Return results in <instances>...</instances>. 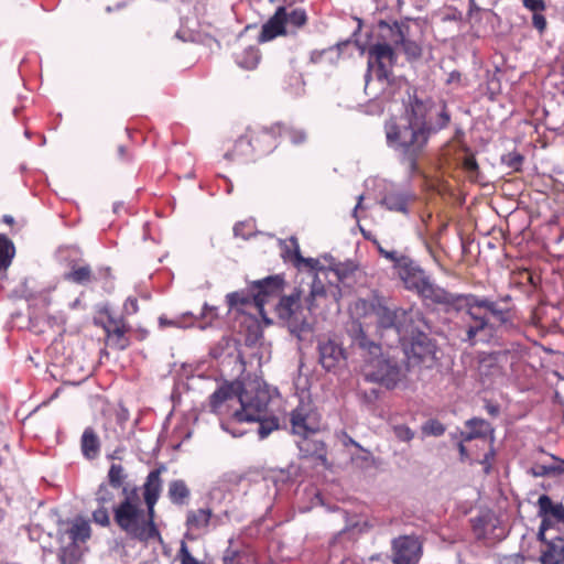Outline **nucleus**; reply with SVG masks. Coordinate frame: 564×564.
<instances>
[{
	"mask_svg": "<svg viewBox=\"0 0 564 564\" xmlns=\"http://www.w3.org/2000/svg\"><path fill=\"white\" fill-rule=\"evenodd\" d=\"M393 432L401 442H410L414 437V432L406 425H394Z\"/></svg>",
	"mask_w": 564,
	"mask_h": 564,
	"instance_id": "c9c22d12",
	"label": "nucleus"
},
{
	"mask_svg": "<svg viewBox=\"0 0 564 564\" xmlns=\"http://www.w3.org/2000/svg\"><path fill=\"white\" fill-rule=\"evenodd\" d=\"M268 404L269 393L260 383H225L210 395L209 401L212 412L228 417L230 423L261 420Z\"/></svg>",
	"mask_w": 564,
	"mask_h": 564,
	"instance_id": "7ed1b4c3",
	"label": "nucleus"
},
{
	"mask_svg": "<svg viewBox=\"0 0 564 564\" xmlns=\"http://www.w3.org/2000/svg\"><path fill=\"white\" fill-rule=\"evenodd\" d=\"M486 409L490 415L496 416L499 413V408L497 405L488 404Z\"/></svg>",
	"mask_w": 564,
	"mask_h": 564,
	"instance_id": "5fc2aeb1",
	"label": "nucleus"
},
{
	"mask_svg": "<svg viewBox=\"0 0 564 564\" xmlns=\"http://www.w3.org/2000/svg\"><path fill=\"white\" fill-rule=\"evenodd\" d=\"M365 398L368 402L372 401L373 399H377L378 398V391L376 389H371L370 390V394H368L367 392H365Z\"/></svg>",
	"mask_w": 564,
	"mask_h": 564,
	"instance_id": "864d4df0",
	"label": "nucleus"
},
{
	"mask_svg": "<svg viewBox=\"0 0 564 564\" xmlns=\"http://www.w3.org/2000/svg\"><path fill=\"white\" fill-rule=\"evenodd\" d=\"M447 85H453L455 87L463 86V75L458 70H453L448 74L446 79Z\"/></svg>",
	"mask_w": 564,
	"mask_h": 564,
	"instance_id": "c03bdc74",
	"label": "nucleus"
},
{
	"mask_svg": "<svg viewBox=\"0 0 564 564\" xmlns=\"http://www.w3.org/2000/svg\"><path fill=\"white\" fill-rule=\"evenodd\" d=\"M116 336H118V338H122L123 337V333L121 330H117L115 333Z\"/></svg>",
	"mask_w": 564,
	"mask_h": 564,
	"instance_id": "4d7b16f0",
	"label": "nucleus"
},
{
	"mask_svg": "<svg viewBox=\"0 0 564 564\" xmlns=\"http://www.w3.org/2000/svg\"><path fill=\"white\" fill-rule=\"evenodd\" d=\"M251 295L245 292L229 293L227 304L230 311L252 314V311L259 313L265 324H272L267 303L273 301L279 293L283 292V280L279 275L268 276L256 281L250 288Z\"/></svg>",
	"mask_w": 564,
	"mask_h": 564,
	"instance_id": "39448f33",
	"label": "nucleus"
},
{
	"mask_svg": "<svg viewBox=\"0 0 564 564\" xmlns=\"http://www.w3.org/2000/svg\"><path fill=\"white\" fill-rule=\"evenodd\" d=\"M540 517L542 518V521L540 524L538 538L540 541L545 542L546 541L545 532L552 527V521H551V517H549V516H540Z\"/></svg>",
	"mask_w": 564,
	"mask_h": 564,
	"instance_id": "79ce46f5",
	"label": "nucleus"
},
{
	"mask_svg": "<svg viewBox=\"0 0 564 564\" xmlns=\"http://www.w3.org/2000/svg\"><path fill=\"white\" fill-rule=\"evenodd\" d=\"M236 59L240 67L246 69H253L259 64L260 54L256 47L250 46L243 50L241 53L237 54Z\"/></svg>",
	"mask_w": 564,
	"mask_h": 564,
	"instance_id": "bb28decb",
	"label": "nucleus"
},
{
	"mask_svg": "<svg viewBox=\"0 0 564 564\" xmlns=\"http://www.w3.org/2000/svg\"><path fill=\"white\" fill-rule=\"evenodd\" d=\"M359 348L362 358L360 373L365 381L379 383L388 389H393L401 381L402 368L397 361L383 357L380 345L362 336L359 338Z\"/></svg>",
	"mask_w": 564,
	"mask_h": 564,
	"instance_id": "0eeeda50",
	"label": "nucleus"
},
{
	"mask_svg": "<svg viewBox=\"0 0 564 564\" xmlns=\"http://www.w3.org/2000/svg\"><path fill=\"white\" fill-rule=\"evenodd\" d=\"M502 163L516 172L521 171L524 158L518 152H509L501 159Z\"/></svg>",
	"mask_w": 564,
	"mask_h": 564,
	"instance_id": "7c9ffc66",
	"label": "nucleus"
},
{
	"mask_svg": "<svg viewBox=\"0 0 564 564\" xmlns=\"http://www.w3.org/2000/svg\"><path fill=\"white\" fill-rule=\"evenodd\" d=\"M124 312L127 314H134L138 311V302L135 299L129 297L124 303Z\"/></svg>",
	"mask_w": 564,
	"mask_h": 564,
	"instance_id": "09e8293b",
	"label": "nucleus"
},
{
	"mask_svg": "<svg viewBox=\"0 0 564 564\" xmlns=\"http://www.w3.org/2000/svg\"><path fill=\"white\" fill-rule=\"evenodd\" d=\"M109 481L113 487H120L124 479L123 469L120 465H112L110 467L109 474Z\"/></svg>",
	"mask_w": 564,
	"mask_h": 564,
	"instance_id": "473e14b6",
	"label": "nucleus"
},
{
	"mask_svg": "<svg viewBox=\"0 0 564 564\" xmlns=\"http://www.w3.org/2000/svg\"><path fill=\"white\" fill-rule=\"evenodd\" d=\"M14 246L7 238L0 236V272L7 270L14 257Z\"/></svg>",
	"mask_w": 564,
	"mask_h": 564,
	"instance_id": "cd10ccee",
	"label": "nucleus"
},
{
	"mask_svg": "<svg viewBox=\"0 0 564 564\" xmlns=\"http://www.w3.org/2000/svg\"><path fill=\"white\" fill-rule=\"evenodd\" d=\"M221 429L228 433H230L232 436H241L245 434V431H231L228 426V423L221 422L220 424Z\"/></svg>",
	"mask_w": 564,
	"mask_h": 564,
	"instance_id": "8fccbe9b",
	"label": "nucleus"
},
{
	"mask_svg": "<svg viewBox=\"0 0 564 564\" xmlns=\"http://www.w3.org/2000/svg\"><path fill=\"white\" fill-rule=\"evenodd\" d=\"M94 521L102 527H107L109 524V514L107 509L99 508L93 513Z\"/></svg>",
	"mask_w": 564,
	"mask_h": 564,
	"instance_id": "a19ab883",
	"label": "nucleus"
},
{
	"mask_svg": "<svg viewBox=\"0 0 564 564\" xmlns=\"http://www.w3.org/2000/svg\"><path fill=\"white\" fill-rule=\"evenodd\" d=\"M465 426L468 431L462 433L463 442H470L476 438H486L488 435L491 436L494 433L491 424L480 417H473L466 421Z\"/></svg>",
	"mask_w": 564,
	"mask_h": 564,
	"instance_id": "4be33fe9",
	"label": "nucleus"
},
{
	"mask_svg": "<svg viewBox=\"0 0 564 564\" xmlns=\"http://www.w3.org/2000/svg\"><path fill=\"white\" fill-rule=\"evenodd\" d=\"M188 317H193V314L189 312L184 313L181 316L173 318V319H167L166 317L161 316L159 318V324L161 327H165V326H174V327H181V328L188 327V326L193 325V323H191V324L185 323L186 318H188Z\"/></svg>",
	"mask_w": 564,
	"mask_h": 564,
	"instance_id": "2f4dec72",
	"label": "nucleus"
},
{
	"mask_svg": "<svg viewBox=\"0 0 564 564\" xmlns=\"http://www.w3.org/2000/svg\"><path fill=\"white\" fill-rule=\"evenodd\" d=\"M301 296L302 291L299 290L286 296H282L281 292L273 301L267 303V308L272 321L276 317L300 341H305L311 340L313 334L310 319L313 307L310 304L306 308L302 307Z\"/></svg>",
	"mask_w": 564,
	"mask_h": 564,
	"instance_id": "423d86ee",
	"label": "nucleus"
},
{
	"mask_svg": "<svg viewBox=\"0 0 564 564\" xmlns=\"http://www.w3.org/2000/svg\"><path fill=\"white\" fill-rule=\"evenodd\" d=\"M291 430L293 434L307 437L319 430V419L310 401L301 403L291 412Z\"/></svg>",
	"mask_w": 564,
	"mask_h": 564,
	"instance_id": "4468645a",
	"label": "nucleus"
},
{
	"mask_svg": "<svg viewBox=\"0 0 564 564\" xmlns=\"http://www.w3.org/2000/svg\"><path fill=\"white\" fill-rule=\"evenodd\" d=\"M360 230L367 239L372 240L379 254L393 263L400 279L404 282L405 288L419 293L422 285L429 280L424 270L416 265L409 257L400 254L395 250H388L383 248L377 239H372L362 228H360Z\"/></svg>",
	"mask_w": 564,
	"mask_h": 564,
	"instance_id": "9d476101",
	"label": "nucleus"
},
{
	"mask_svg": "<svg viewBox=\"0 0 564 564\" xmlns=\"http://www.w3.org/2000/svg\"><path fill=\"white\" fill-rule=\"evenodd\" d=\"M522 4L532 13L544 12L546 9V3L544 0H522Z\"/></svg>",
	"mask_w": 564,
	"mask_h": 564,
	"instance_id": "58836bf2",
	"label": "nucleus"
},
{
	"mask_svg": "<svg viewBox=\"0 0 564 564\" xmlns=\"http://www.w3.org/2000/svg\"><path fill=\"white\" fill-rule=\"evenodd\" d=\"M99 440L91 429H86L82 436V451L86 458L94 459L99 454Z\"/></svg>",
	"mask_w": 564,
	"mask_h": 564,
	"instance_id": "a878e982",
	"label": "nucleus"
},
{
	"mask_svg": "<svg viewBox=\"0 0 564 564\" xmlns=\"http://www.w3.org/2000/svg\"><path fill=\"white\" fill-rule=\"evenodd\" d=\"M404 351L410 359L413 358L419 362H422L427 358L434 357L435 345L426 334L420 332L412 337L408 345H405Z\"/></svg>",
	"mask_w": 564,
	"mask_h": 564,
	"instance_id": "f3484780",
	"label": "nucleus"
},
{
	"mask_svg": "<svg viewBox=\"0 0 564 564\" xmlns=\"http://www.w3.org/2000/svg\"><path fill=\"white\" fill-rule=\"evenodd\" d=\"M306 21V14L303 10L296 9L288 13L284 8H279L275 14L262 26L259 35V42H268L274 37L285 34L289 26L300 28Z\"/></svg>",
	"mask_w": 564,
	"mask_h": 564,
	"instance_id": "9b49d317",
	"label": "nucleus"
},
{
	"mask_svg": "<svg viewBox=\"0 0 564 564\" xmlns=\"http://www.w3.org/2000/svg\"><path fill=\"white\" fill-rule=\"evenodd\" d=\"M90 269L83 265L73 268V270L65 275V279L77 284H86L90 281Z\"/></svg>",
	"mask_w": 564,
	"mask_h": 564,
	"instance_id": "c85d7f7f",
	"label": "nucleus"
},
{
	"mask_svg": "<svg viewBox=\"0 0 564 564\" xmlns=\"http://www.w3.org/2000/svg\"><path fill=\"white\" fill-rule=\"evenodd\" d=\"M394 28L397 30L393 40L394 44L402 47V51L409 61L420 58L422 55V45L419 41L412 39L410 20L394 22Z\"/></svg>",
	"mask_w": 564,
	"mask_h": 564,
	"instance_id": "dca6fc26",
	"label": "nucleus"
},
{
	"mask_svg": "<svg viewBox=\"0 0 564 564\" xmlns=\"http://www.w3.org/2000/svg\"><path fill=\"white\" fill-rule=\"evenodd\" d=\"M218 316L217 307L205 304L202 311V318L214 319Z\"/></svg>",
	"mask_w": 564,
	"mask_h": 564,
	"instance_id": "49530a36",
	"label": "nucleus"
},
{
	"mask_svg": "<svg viewBox=\"0 0 564 564\" xmlns=\"http://www.w3.org/2000/svg\"><path fill=\"white\" fill-rule=\"evenodd\" d=\"M104 489L100 488L99 492H98V500L105 502L108 500V498L102 494Z\"/></svg>",
	"mask_w": 564,
	"mask_h": 564,
	"instance_id": "6e6d98bb",
	"label": "nucleus"
},
{
	"mask_svg": "<svg viewBox=\"0 0 564 564\" xmlns=\"http://www.w3.org/2000/svg\"><path fill=\"white\" fill-rule=\"evenodd\" d=\"M355 21L358 23V28H360V26H361L362 21H361L360 19L356 18V17H355Z\"/></svg>",
	"mask_w": 564,
	"mask_h": 564,
	"instance_id": "13d9d810",
	"label": "nucleus"
},
{
	"mask_svg": "<svg viewBox=\"0 0 564 564\" xmlns=\"http://www.w3.org/2000/svg\"><path fill=\"white\" fill-rule=\"evenodd\" d=\"M349 46H350V42L348 40L340 42L335 47H332V48L325 51L324 56L326 59H333V57L335 55L339 56V54H343L344 52H346L349 48Z\"/></svg>",
	"mask_w": 564,
	"mask_h": 564,
	"instance_id": "4c0bfd02",
	"label": "nucleus"
},
{
	"mask_svg": "<svg viewBox=\"0 0 564 564\" xmlns=\"http://www.w3.org/2000/svg\"><path fill=\"white\" fill-rule=\"evenodd\" d=\"M425 431H427L429 433H431L433 435L440 436V435L444 434L445 427L438 421H430L427 423V425L425 426Z\"/></svg>",
	"mask_w": 564,
	"mask_h": 564,
	"instance_id": "37998d69",
	"label": "nucleus"
},
{
	"mask_svg": "<svg viewBox=\"0 0 564 564\" xmlns=\"http://www.w3.org/2000/svg\"><path fill=\"white\" fill-rule=\"evenodd\" d=\"M212 519L209 509L191 510L186 518V538L194 540L198 534L205 533Z\"/></svg>",
	"mask_w": 564,
	"mask_h": 564,
	"instance_id": "aec40b11",
	"label": "nucleus"
},
{
	"mask_svg": "<svg viewBox=\"0 0 564 564\" xmlns=\"http://www.w3.org/2000/svg\"><path fill=\"white\" fill-rule=\"evenodd\" d=\"M538 507L539 516H549L564 523V506L562 503H553L547 495H542L538 499Z\"/></svg>",
	"mask_w": 564,
	"mask_h": 564,
	"instance_id": "393cba45",
	"label": "nucleus"
},
{
	"mask_svg": "<svg viewBox=\"0 0 564 564\" xmlns=\"http://www.w3.org/2000/svg\"><path fill=\"white\" fill-rule=\"evenodd\" d=\"M169 495L174 502H181L187 497L188 490L183 481L175 480L170 485Z\"/></svg>",
	"mask_w": 564,
	"mask_h": 564,
	"instance_id": "c756f323",
	"label": "nucleus"
},
{
	"mask_svg": "<svg viewBox=\"0 0 564 564\" xmlns=\"http://www.w3.org/2000/svg\"><path fill=\"white\" fill-rule=\"evenodd\" d=\"M268 406L265 408V410ZM267 411L264 412V416L261 420H258L257 422L260 423L258 427V433L261 438L267 437L274 429L278 427V424L274 421H265L267 417Z\"/></svg>",
	"mask_w": 564,
	"mask_h": 564,
	"instance_id": "72a5a7b5",
	"label": "nucleus"
},
{
	"mask_svg": "<svg viewBox=\"0 0 564 564\" xmlns=\"http://www.w3.org/2000/svg\"><path fill=\"white\" fill-rule=\"evenodd\" d=\"M422 556V543L413 535H402L392 541L393 564H417Z\"/></svg>",
	"mask_w": 564,
	"mask_h": 564,
	"instance_id": "2eb2a0df",
	"label": "nucleus"
},
{
	"mask_svg": "<svg viewBox=\"0 0 564 564\" xmlns=\"http://www.w3.org/2000/svg\"><path fill=\"white\" fill-rule=\"evenodd\" d=\"M78 303H79L78 300L74 301V303L72 304V307H75Z\"/></svg>",
	"mask_w": 564,
	"mask_h": 564,
	"instance_id": "052dcab7",
	"label": "nucleus"
},
{
	"mask_svg": "<svg viewBox=\"0 0 564 564\" xmlns=\"http://www.w3.org/2000/svg\"><path fill=\"white\" fill-rule=\"evenodd\" d=\"M126 345H127V344H126V340H124V339H122V341L120 343V348H124V347H126Z\"/></svg>",
	"mask_w": 564,
	"mask_h": 564,
	"instance_id": "bf43d9fd",
	"label": "nucleus"
},
{
	"mask_svg": "<svg viewBox=\"0 0 564 564\" xmlns=\"http://www.w3.org/2000/svg\"><path fill=\"white\" fill-rule=\"evenodd\" d=\"M117 524L131 538L149 541L159 538L153 524V513L145 512L138 497H128L115 509Z\"/></svg>",
	"mask_w": 564,
	"mask_h": 564,
	"instance_id": "6e6552de",
	"label": "nucleus"
},
{
	"mask_svg": "<svg viewBox=\"0 0 564 564\" xmlns=\"http://www.w3.org/2000/svg\"><path fill=\"white\" fill-rule=\"evenodd\" d=\"M463 169L469 174V176L477 175L479 166L474 154H467L463 160Z\"/></svg>",
	"mask_w": 564,
	"mask_h": 564,
	"instance_id": "f704fd0d",
	"label": "nucleus"
},
{
	"mask_svg": "<svg viewBox=\"0 0 564 564\" xmlns=\"http://www.w3.org/2000/svg\"><path fill=\"white\" fill-rule=\"evenodd\" d=\"M397 62L393 48L387 43H377L368 50L369 69L378 79L388 80Z\"/></svg>",
	"mask_w": 564,
	"mask_h": 564,
	"instance_id": "ddd939ff",
	"label": "nucleus"
},
{
	"mask_svg": "<svg viewBox=\"0 0 564 564\" xmlns=\"http://www.w3.org/2000/svg\"><path fill=\"white\" fill-rule=\"evenodd\" d=\"M516 359V354L510 350H499L494 352H481L478 357V375L484 384L492 383L497 378L505 376V365Z\"/></svg>",
	"mask_w": 564,
	"mask_h": 564,
	"instance_id": "f8f14e48",
	"label": "nucleus"
},
{
	"mask_svg": "<svg viewBox=\"0 0 564 564\" xmlns=\"http://www.w3.org/2000/svg\"><path fill=\"white\" fill-rule=\"evenodd\" d=\"M161 490L160 473L158 470L151 471L144 485V500L150 510L154 513V505L158 501Z\"/></svg>",
	"mask_w": 564,
	"mask_h": 564,
	"instance_id": "b1692460",
	"label": "nucleus"
},
{
	"mask_svg": "<svg viewBox=\"0 0 564 564\" xmlns=\"http://www.w3.org/2000/svg\"><path fill=\"white\" fill-rule=\"evenodd\" d=\"M545 549L541 554L542 564H563L564 563V538H555L545 541Z\"/></svg>",
	"mask_w": 564,
	"mask_h": 564,
	"instance_id": "5701e85b",
	"label": "nucleus"
},
{
	"mask_svg": "<svg viewBox=\"0 0 564 564\" xmlns=\"http://www.w3.org/2000/svg\"><path fill=\"white\" fill-rule=\"evenodd\" d=\"M318 351L319 362L327 370L335 369L345 359L341 347L330 339L319 341Z\"/></svg>",
	"mask_w": 564,
	"mask_h": 564,
	"instance_id": "6ab92c4d",
	"label": "nucleus"
},
{
	"mask_svg": "<svg viewBox=\"0 0 564 564\" xmlns=\"http://www.w3.org/2000/svg\"><path fill=\"white\" fill-rule=\"evenodd\" d=\"M290 246L294 249V263L303 271H306L311 279L310 293L305 299L306 303L313 308L317 306L318 301L326 294L325 282L329 284L337 283L346 285L352 270L349 264H335L334 267H326L321 263L318 259L304 258L300 253V247L295 238L290 239Z\"/></svg>",
	"mask_w": 564,
	"mask_h": 564,
	"instance_id": "20e7f679",
	"label": "nucleus"
},
{
	"mask_svg": "<svg viewBox=\"0 0 564 564\" xmlns=\"http://www.w3.org/2000/svg\"><path fill=\"white\" fill-rule=\"evenodd\" d=\"M494 457V451H490L488 454L485 455V459L481 462V464L485 465V471L486 474H488L490 471V463H489V459H491Z\"/></svg>",
	"mask_w": 564,
	"mask_h": 564,
	"instance_id": "3c124183",
	"label": "nucleus"
},
{
	"mask_svg": "<svg viewBox=\"0 0 564 564\" xmlns=\"http://www.w3.org/2000/svg\"><path fill=\"white\" fill-rule=\"evenodd\" d=\"M423 300L441 305L445 312L465 310L463 323L457 325V338L471 347L498 343L503 334L516 328L514 313L500 307L498 302L476 294L451 293L429 279L417 293Z\"/></svg>",
	"mask_w": 564,
	"mask_h": 564,
	"instance_id": "f257e3e1",
	"label": "nucleus"
},
{
	"mask_svg": "<svg viewBox=\"0 0 564 564\" xmlns=\"http://www.w3.org/2000/svg\"><path fill=\"white\" fill-rule=\"evenodd\" d=\"M532 25L541 35L545 32L547 28V21L543 12L533 13Z\"/></svg>",
	"mask_w": 564,
	"mask_h": 564,
	"instance_id": "ea45409f",
	"label": "nucleus"
},
{
	"mask_svg": "<svg viewBox=\"0 0 564 564\" xmlns=\"http://www.w3.org/2000/svg\"><path fill=\"white\" fill-rule=\"evenodd\" d=\"M178 557L181 564H202L198 560H196L191 553L185 542L181 543Z\"/></svg>",
	"mask_w": 564,
	"mask_h": 564,
	"instance_id": "e433bc0d",
	"label": "nucleus"
},
{
	"mask_svg": "<svg viewBox=\"0 0 564 564\" xmlns=\"http://www.w3.org/2000/svg\"><path fill=\"white\" fill-rule=\"evenodd\" d=\"M355 314L359 317H375L379 327L395 328L400 334L402 321L406 319L409 312L403 308H389L382 297L370 291L365 297L359 296L355 301Z\"/></svg>",
	"mask_w": 564,
	"mask_h": 564,
	"instance_id": "1a4fd4ad",
	"label": "nucleus"
},
{
	"mask_svg": "<svg viewBox=\"0 0 564 564\" xmlns=\"http://www.w3.org/2000/svg\"><path fill=\"white\" fill-rule=\"evenodd\" d=\"M58 533L61 543L84 542L90 536V527L87 521L76 519L72 524L62 523Z\"/></svg>",
	"mask_w": 564,
	"mask_h": 564,
	"instance_id": "a211bd4d",
	"label": "nucleus"
},
{
	"mask_svg": "<svg viewBox=\"0 0 564 564\" xmlns=\"http://www.w3.org/2000/svg\"><path fill=\"white\" fill-rule=\"evenodd\" d=\"M458 451H459V454H460V456H462V459H464V458H467V457H468V452H467V448L465 447V445H464V442H463V441L458 444Z\"/></svg>",
	"mask_w": 564,
	"mask_h": 564,
	"instance_id": "603ef678",
	"label": "nucleus"
},
{
	"mask_svg": "<svg viewBox=\"0 0 564 564\" xmlns=\"http://www.w3.org/2000/svg\"><path fill=\"white\" fill-rule=\"evenodd\" d=\"M404 88L409 101L405 111L399 118H392L384 124L389 147L400 153L402 164L406 165L410 174L419 172L417 161L422 156L432 132L426 116L427 106L416 96L410 95L408 83L399 85Z\"/></svg>",
	"mask_w": 564,
	"mask_h": 564,
	"instance_id": "f03ea898",
	"label": "nucleus"
},
{
	"mask_svg": "<svg viewBox=\"0 0 564 564\" xmlns=\"http://www.w3.org/2000/svg\"><path fill=\"white\" fill-rule=\"evenodd\" d=\"M358 206H359V204H358V205H356V206L354 207V210H355V212L357 210Z\"/></svg>",
	"mask_w": 564,
	"mask_h": 564,
	"instance_id": "680f3d73",
	"label": "nucleus"
},
{
	"mask_svg": "<svg viewBox=\"0 0 564 564\" xmlns=\"http://www.w3.org/2000/svg\"><path fill=\"white\" fill-rule=\"evenodd\" d=\"M291 141L295 144L303 142L306 139V134L302 130H288L286 131Z\"/></svg>",
	"mask_w": 564,
	"mask_h": 564,
	"instance_id": "a18cd8bd",
	"label": "nucleus"
},
{
	"mask_svg": "<svg viewBox=\"0 0 564 564\" xmlns=\"http://www.w3.org/2000/svg\"><path fill=\"white\" fill-rule=\"evenodd\" d=\"M449 121H451V116H449L446 107H444L438 116V128L440 129L446 128L448 126Z\"/></svg>",
	"mask_w": 564,
	"mask_h": 564,
	"instance_id": "de8ad7c7",
	"label": "nucleus"
},
{
	"mask_svg": "<svg viewBox=\"0 0 564 564\" xmlns=\"http://www.w3.org/2000/svg\"><path fill=\"white\" fill-rule=\"evenodd\" d=\"M415 200V196L409 191L391 189L382 198V205L389 210L408 214L409 205Z\"/></svg>",
	"mask_w": 564,
	"mask_h": 564,
	"instance_id": "412c9836",
	"label": "nucleus"
}]
</instances>
